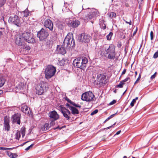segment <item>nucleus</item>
<instances>
[{
    "label": "nucleus",
    "mask_w": 158,
    "mask_h": 158,
    "mask_svg": "<svg viewBox=\"0 0 158 158\" xmlns=\"http://www.w3.org/2000/svg\"><path fill=\"white\" fill-rule=\"evenodd\" d=\"M115 115V114H113L111 115L109 117L110 119L111 118H113Z\"/></svg>",
    "instance_id": "obj_51"
},
{
    "label": "nucleus",
    "mask_w": 158,
    "mask_h": 158,
    "mask_svg": "<svg viewBox=\"0 0 158 158\" xmlns=\"http://www.w3.org/2000/svg\"><path fill=\"white\" fill-rule=\"evenodd\" d=\"M67 104H69L70 106H73L77 107L80 108L81 107V105H80L79 104H76L75 103L72 102L71 100H70L69 102L66 103V106L67 107Z\"/></svg>",
    "instance_id": "obj_23"
},
{
    "label": "nucleus",
    "mask_w": 158,
    "mask_h": 158,
    "mask_svg": "<svg viewBox=\"0 0 158 158\" xmlns=\"http://www.w3.org/2000/svg\"><path fill=\"white\" fill-rule=\"evenodd\" d=\"M115 115V114H113L111 115L109 117L110 119L111 118H113Z\"/></svg>",
    "instance_id": "obj_54"
},
{
    "label": "nucleus",
    "mask_w": 158,
    "mask_h": 158,
    "mask_svg": "<svg viewBox=\"0 0 158 158\" xmlns=\"http://www.w3.org/2000/svg\"><path fill=\"white\" fill-rule=\"evenodd\" d=\"M113 126H111L109 127H107V128H106V129H110V128H111V127H112Z\"/></svg>",
    "instance_id": "obj_60"
},
{
    "label": "nucleus",
    "mask_w": 158,
    "mask_h": 158,
    "mask_svg": "<svg viewBox=\"0 0 158 158\" xmlns=\"http://www.w3.org/2000/svg\"><path fill=\"white\" fill-rule=\"evenodd\" d=\"M94 95L90 91L86 92L83 93L81 95V99L83 101L90 102L94 100Z\"/></svg>",
    "instance_id": "obj_5"
},
{
    "label": "nucleus",
    "mask_w": 158,
    "mask_h": 158,
    "mask_svg": "<svg viewBox=\"0 0 158 158\" xmlns=\"http://www.w3.org/2000/svg\"><path fill=\"white\" fill-rule=\"evenodd\" d=\"M9 118L6 116L4 118V127L5 131H9L10 129Z\"/></svg>",
    "instance_id": "obj_15"
},
{
    "label": "nucleus",
    "mask_w": 158,
    "mask_h": 158,
    "mask_svg": "<svg viewBox=\"0 0 158 158\" xmlns=\"http://www.w3.org/2000/svg\"><path fill=\"white\" fill-rule=\"evenodd\" d=\"M154 37V33L152 31H151L150 32V38L151 40H152L153 39Z\"/></svg>",
    "instance_id": "obj_38"
},
{
    "label": "nucleus",
    "mask_w": 158,
    "mask_h": 158,
    "mask_svg": "<svg viewBox=\"0 0 158 158\" xmlns=\"http://www.w3.org/2000/svg\"><path fill=\"white\" fill-rule=\"evenodd\" d=\"M8 149V148L4 147H0V150H6Z\"/></svg>",
    "instance_id": "obj_45"
},
{
    "label": "nucleus",
    "mask_w": 158,
    "mask_h": 158,
    "mask_svg": "<svg viewBox=\"0 0 158 158\" xmlns=\"http://www.w3.org/2000/svg\"><path fill=\"white\" fill-rule=\"evenodd\" d=\"M22 35L24 40V41H26L30 43H34L35 42V39L33 38L29 32H24L22 34Z\"/></svg>",
    "instance_id": "obj_6"
},
{
    "label": "nucleus",
    "mask_w": 158,
    "mask_h": 158,
    "mask_svg": "<svg viewBox=\"0 0 158 158\" xmlns=\"http://www.w3.org/2000/svg\"><path fill=\"white\" fill-rule=\"evenodd\" d=\"M64 98L66 100L68 101V102H69L70 101V100L67 97H65Z\"/></svg>",
    "instance_id": "obj_46"
},
{
    "label": "nucleus",
    "mask_w": 158,
    "mask_h": 158,
    "mask_svg": "<svg viewBox=\"0 0 158 158\" xmlns=\"http://www.w3.org/2000/svg\"><path fill=\"white\" fill-rule=\"evenodd\" d=\"M3 92L2 91H0V94H1Z\"/></svg>",
    "instance_id": "obj_62"
},
{
    "label": "nucleus",
    "mask_w": 158,
    "mask_h": 158,
    "mask_svg": "<svg viewBox=\"0 0 158 158\" xmlns=\"http://www.w3.org/2000/svg\"><path fill=\"white\" fill-rule=\"evenodd\" d=\"M115 115V114H113L111 115L109 117L110 119L111 118H113Z\"/></svg>",
    "instance_id": "obj_52"
},
{
    "label": "nucleus",
    "mask_w": 158,
    "mask_h": 158,
    "mask_svg": "<svg viewBox=\"0 0 158 158\" xmlns=\"http://www.w3.org/2000/svg\"><path fill=\"white\" fill-rule=\"evenodd\" d=\"M91 38V37L89 35L85 33H82L79 37V39L80 41L85 43L89 42Z\"/></svg>",
    "instance_id": "obj_9"
},
{
    "label": "nucleus",
    "mask_w": 158,
    "mask_h": 158,
    "mask_svg": "<svg viewBox=\"0 0 158 158\" xmlns=\"http://www.w3.org/2000/svg\"><path fill=\"white\" fill-rule=\"evenodd\" d=\"M141 74L140 73V74H139V76L138 77L137 79V80H136V81L134 83V85L136 84V83H138V81L140 80V78H141Z\"/></svg>",
    "instance_id": "obj_37"
},
{
    "label": "nucleus",
    "mask_w": 158,
    "mask_h": 158,
    "mask_svg": "<svg viewBox=\"0 0 158 158\" xmlns=\"http://www.w3.org/2000/svg\"><path fill=\"white\" fill-rule=\"evenodd\" d=\"M137 31V28H136V30L134 31V32L133 33V36H134L135 35V34L136 33Z\"/></svg>",
    "instance_id": "obj_50"
},
{
    "label": "nucleus",
    "mask_w": 158,
    "mask_h": 158,
    "mask_svg": "<svg viewBox=\"0 0 158 158\" xmlns=\"http://www.w3.org/2000/svg\"><path fill=\"white\" fill-rule=\"evenodd\" d=\"M67 108H69L71 110V114L75 115L78 114L79 113L78 110L75 106H70V105L67 104Z\"/></svg>",
    "instance_id": "obj_18"
},
{
    "label": "nucleus",
    "mask_w": 158,
    "mask_h": 158,
    "mask_svg": "<svg viewBox=\"0 0 158 158\" xmlns=\"http://www.w3.org/2000/svg\"><path fill=\"white\" fill-rule=\"evenodd\" d=\"M129 81V82H128V83H129L130 81V78H129V77H127L126 79H124L122 81H121L123 83H125V82H127V81Z\"/></svg>",
    "instance_id": "obj_36"
},
{
    "label": "nucleus",
    "mask_w": 158,
    "mask_h": 158,
    "mask_svg": "<svg viewBox=\"0 0 158 158\" xmlns=\"http://www.w3.org/2000/svg\"><path fill=\"white\" fill-rule=\"evenodd\" d=\"M57 52L60 54L64 55L66 53V50L61 45L57 46Z\"/></svg>",
    "instance_id": "obj_19"
},
{
    "label": "nucleus",
    "mask_w": 158,
    "mask_h": 158,
    "mask_svg": "<svg viewBox=\"0 0 158 158\" xmlns=\"http://www.w3.org/2000/svg\"><path fill=\"white\" fill-rule=\"evenodd\" d=\"M8 21L9 23L15 24L18 26H19L21 23L19 18L16 15L11 16L9 17Z\"/></svg>",
    "instance_id": "obj_7"
},
{
    "label": "nucleus",
    "mask_w": 158,
    "mask_h": 158,
    "mask_svg": "<svg viewBox=\"0 0 158 158\" xmlns=\"http://www.w3.org/2000/svg\"><path fill=\"white\" fill-rule=\"evenodd\" d=\"M65 64V61L64 59H62L59 62V64L60 66H63Z\"/></svg>",
    "instance_id": "obj_32"
},
{
    "label": "nucleus",
    "mask_w": 158,
    "mask_h": 158,
    "mask_svg": "<svg viewBox=\"0 0 158 158\" xmlns=\"http://www.w3.org/2000/svg\"><path fill=\"white\" fill-rule=\"evenodd\" d=\"M49 125L48 123H45L41 127V129L43 131H46L49 129Z\"/></svg>",
    "instance_id": "obj_25"
},
{
    "label": "nucleus",
    "mask_w": 158,
    "mask_h": 158,
    "mask_svg": "<svg viewBox=\"0 0 158 158\" xmlns=\"http://www.w3.org/2000/svg\"><path fill=\"white\" fill-rule=\"evenodd\" d=\"M23 47V49L25 50H29L30 49V48L29 46H25L24 45L22 46Z\"/></svg>",
    "instance_id": "obj_33"
},
{
    "label": "nucleus",
    "mask_w": 158,
    "mask_h": 158,
    "mask_svg": "<svg viewBox=\"0 0 158 158\" xmlns=\"http://www.w3.org/2000/svg\"><path fill=\"white\" fill-rule=\"evenodd\" d=\"M120 132H121V131H119L116 132L115 135H118L120 133Z\"/></svg>",
    "instance_id": "obj_56"
},
{
    "label": "nucleus",
    "mask_w": 158,
    "mask_h": 158,
    "mask_svg": "<svg viewBox=\"0 0 158 158\" xmlns=\"http://www.w3.org/2000/svg\"><path fill=\"white\" fill-rule=\"evenodd\" d=\"M125 84V83H123L121 81L120 82V83L116 85L117 88H122L123 87V85Z\"/></svg>",
    "instance_id": "obj_30"
},
{
    "label": "nucleus",
    "mask_w": 158,
    "mask_h": 158,
    "mask_svg": "<svg viewBox=\"0 0 158 158\" xmlns=\"http://www.w3.org/2000/svg\"><path fill=\"white\" fill-rule=\"evenodd\" d=\"M21 110L25 114L28 113V108L27 106L24 105L22 106L21 108Z\"/></svg>",
    "instance_id": "obj_24"
},
{
    "label": "nucleus",
    "mask_w": 158,
    "mask_h": 158,
    "mask_svg": "<svg viewBox=\"0 0 158 158\" xmlns=\"http://www.w3.org/2000/svg\"><path fill=\"white\" fill-rule=\"evenodd\" d=\"M30 14L29 11L27 9H26L24 11L21 12L22 15L23 17H27Z\"/></svg>",
    "instance_id": "obj_26"
},
{
    "label": "nucleus",
    "mask_w": 158,
    "mask_h": 158,
    "mask_svg": "<svg viewBox=\"0 0 158 158\" xmlns=\"http://www.w3.org/2000/svg\"><path fill=\"white\" fill-rule=\"evenodd\" d=\"M34 145V144H31L30 146H29L28 147H27V148L25 149V150L26 151H27L29 150Z\"/></svg>",
    "instance_id": "obj_42"
},
{
    "label": "nucleus",
    "mask_w": 158,
    "mask_h": 158,
    "mask_svg": "<svg viewBox=\"0 0 158 158\" xmlns=\"http://www.w3.org/2000/svg\"><path fill=\"white\" fill-rule=\"evenodd\" d=\"M115 48V47L113 45H109L108 44H104L100 47L98 53L101 57H106L107 55L108 54V58L114 59L116 55Z\"/></svg>",
    "instance_id": "obj_1"
},
{
    "label": "nucleus",
    "mask_w": 158,
    "mask_h": 158,
    "mask_svg": "<svg viewBox=\"0 0 158 158\" xmlns=\"http://www.w3.org/2000/svg\"><path fill=\"white\" fill-rule=\"evenodd\" d=\"M73 40V38H69V37L67 36L64 40V44H66L67 45H68L70 44H71Z\"/></svg>",
    "instance_id": "obj_21"
},
{
    "label": "nucleus",
    "mask_w": 158,
    "mask_h": 158,
    "mask_svg": "<svg viewBox=\"0 0 158 158\" xmlns=\"http://www.w3.org/2000/svg\"><path fill=\"white\" fill-rule=\"evenodd\" d=\"M44 26L50 31H52L53 28V24L52 22L50 19L45 20L44 23Z\"/></svg>",
    "instance_id": "obj_11"
},
{
    "label": "nucleus",
    "mask_w": 158,
    "mask_h": 158,
    "mask_svg": "<svg viewBox=\"0 0 158 158\" xmlns=\"http://www.w3.org/2000/svg\"><path fill=\"white\" fill-rule=\"evenodd\" d=\"M137 74V72L136 71H135V77L136 76V75Z\"/></svg>",
    "instance_id": "obj_58"
},
{
    "label": "nucleus",
    "mask_w": 158,
    "mask_h": 158,
    "mask_svg": "<svg viewBox=\"0 0 158 158\" xmlns=\"http://www.w3.org/2000/svg\"><path fill=\"white\" fill-rule=\"evenodd\" d=\"M24 40L22 37V35H17L15 36V43L19 46L24 45Z\"/></svg>",
    "instance_id": "obj_12"
},
{
    "label": "nucleus",
    "mask_w": 158,
    "mask_h": 158,
    "mask_svg": "<svg viewBox=\"0 0 158 158\" xmlns=\"http://www.w3.org/2000/svg\"><path fill=\"white\" fill-rule=\"evenodd\" d=\"M123 158H127L126 156H124Z\"/></svg>",
    "instance_id": "obj_64"
},
{
    "label": "nucleus",
    "mask_w": 158,
    "mask_h": 158,
    "mask_svg": "<svg viewBox=\"0 0 158 158\" xmlns=\"http://www.w3.org/2000/svg\"><path fill=\"white\" fill-rule=\"evenodd\" d=\"M25 127H22L21 128L20 131H17L15 134V138L17 139H19L21 136V134H22L23 138L25 135Z\"/></svg>",
    "instance_id": "obj_13"
},
{
    "label": "nucleus",
    "mask_w": 158,
    "mask_h": 158,
    "mask_svg": "<svg viewBox=\"0 0 158 158\" xmlns=\"http://www.w3.org/2000/svg\"><path fill=\"white\" fill-rule=\"evenodd\" d=\"M138 97H136L135 98V99H133L132 101L131 102L130 104V105L131 107L133 106L134 105V104L136 102V101L138 100Z\"/></svg>",
    "instance_id": "obj_29"
},
{
    "label": "nucleus",
    "mask_w": 158,
    "mask_h": 158,
    "mask_svg": "<svg viewBox=\"0 0 158 158\" xmlns=\"http://www.w3.org/2000/svg\"><path fill=\"white\" fill-rule=\"evenodd\" d=\"M88 62V59L85 57L78 58L74 60L73 65L75 67L83 69L86 67Z\"/></svg>",
    "instance_id": "obj_2"
},
{
    "label": "nucleus",
    "mask_w": 158,
    "mask_h": 158,
    "mask_svg": "<svg viewBox=\"0 0 158 158\" xmlns=\"http://www.w3.org/2000/svg\"><path fill=\"white\" fill-rule=\"evenodd\" d=\"M18 88H19V89H20V90H23V87H21V88H20V87H18Z\"/></svg>",
    "instance_id": "obj_59"
},
{
    "label": "nucleus",
    "mask_w": 158,
    "mask_h": 158,
    "mask_svg": "<svg viewBox=\"0 0 158 158\" xmlns=\"http://www.w3.org/2000/svg\"><path fill=\"white\" fill-rule=\"evenodd\" d=\"M37 35L40 40H43L46 39L48 36L49 34L46 30L42 28L40 31L38 32Z\"/></svg>",
    "instance_id": "obj_8"
},
{
    "label": "nucleus",
    "mask_w": 158,
    "mask_h": 158,
    "mask_svg": "<svg viewBox=\"0 0 158 158\" xmlns=\"http://www.w3.org/2000/svg\"><path fill=\"white\" fill-rule=\"evenodd\" d=\"M156 77V76L155 75L153 74L151 77V78L152 80L153 79H154Z\"/></svg>",
    "instance_id": "obj_49"
},
{
    "label": "nucleus",
    "mask_w": 158,
    "mask_h": 158,
    "mask_svg": "<svg viewBox=\"0 0 158 158\" xmlns=\"http://www.w3.org/2000/svg\"><path fill=\"white\" fill-rule=\"evenodd\" d=\"M21 117V114L18 113L13 115L11 117L13 123H15L19 125H20Z\"/></svg>",
    "instance_id": "obj_10"
},
{
    "label": "nucleus",
    "mask_w": 158,
    "mask_h": 158,
    "mask_svg": "<svg viewBox=\"0 0 158 158\" xmlns=\"http://www.w3.org/2000/svg\"><path fill=\"white\" fill-rule=\"evenodd\" d=\"M106 76L103 74H98L97 76V80L100 84H105L106 83Z\"/></svg>",
    "instance_id": "obj_14"
},
{
    "label": "nucleus",
    "mask_w": 158,
    "mask_h": 158,
    "mask_svg": "<svg viewBox=\"0 0 158 158\" xmlns=\"http://www.w3.org/2000/svg\"><path fill=\"white\" fill-rule=\"evenodd\" d=\"M9 156L12 158H15L17 156V155L15 154H13L12 153H10V155H9Z\"/></svg>",
    "instance_id": "obj_35"
},
{
    "label": "nucleus",
    "mask_w": 158,
    "mask_h": 158,
    "mask_svg": "<svg viewBox=\"0 0 158 158\" xmlns=\"http://www.w3.org/2000/svg\"><path fill=\"white\" fill-rule=\"evenodd\" d=\"M110 18L111 19L115 18L116 17V14L115 13L112 12L108 14Z\"/></svg>",
    "instance_id": "obj_28"
},
{
    "label": "nucleus",
    "mask_w": 158,
    "mask_h": 158,
    "mask_svg": "<svg viewBox=\"0 0 158 158\" xmlns=\"http://www.w3.org/2000/svg\"><path fill=\"white\" fill-rule=\"evenodd\" d=\"M48 88V83L44 81H41L36 87V93L38 95H42Z\"/></svg>",
    "instance_id": "obj_3"
},
{
    "label": "nucleus",
    "mask_w": 158,
    "mask_h": 158,
    "mask_svg": "<svg viewBox=\"0 0 158 158\" xmlns=\"http://www.w3.org/2000/svg\"><path fill=\"white\" fill-rule=\"evenodd\" d=\"M2 19V20H3V21L4 22V19L3 17H2V19Z\"/></svg>",
    "instance_id": "obj_63"
},
{
    "label": "nucleus",
    "mask_w": 158,
    "mask_h": 158,
    "mask_svg": "<svg viewBox=\"0 0 158 158\" xmlns=\"http://www.w3.org/2000/svg\"><path fill=\"white\" fill-rule=\"evenodd\" d=\"M113 35V33L112 32H110L109 34L107 35L106 38L107 40H110L111 39V37Z\"/></svg>",
    "instance_id": "obj_31"
},
{
    "label": "nucleus",
    "mask_w": 158,
    "mask_h": 158,
    "mask_svg": "<svg viewBox=\"0 0 158 158\" xmlns=\"http://www.w3.org/2000/svg\"><path fill=\"white\" fill-rule=\"evenodd\" d=\"M126 69H124L122 73V75H123L125 74L126 72Z\"/></svg>",
    "instance_id": "obj_47"
},
{
    "label": "nucleus",
    "mask_w": 158,
    "mask_h": 158,
    "mask_svg": "<svg viewBox=\"0 0 158 158\" xmlns=\"http://www.w3.org/2000/svg\"><path fill=\"white\" fill-rule=\"evenodd\" d=\"M6 0H0V7L2 6L5 3Z\"/></svg>",
    "instance_id": "obj_34"
},
{
    "label": "nucleus",
    "mask_w": 158,
    "mask_h": 158,
    "mask_svg": "<svg viewBox=\"0 0 158 158\" xmlns=\"http://www.w3.org/2000/svg\"><path fill=\"white\" fill-rule=\"evenodd\" d=\"M116 102V101L115 100H113L112 102H110L109 105H112L115 103Z\"/></svg>",
    "instance_id": "obj_40"
},
{
    "label": "nucleus",
    "mask_w": 158,
    "mask_h": 158,
    "mask_svg": "<svg viewBox=\"0 0 158 158\" xmlns=\"http://www.w3.org/2000/svg\"><path fill=\"white\" fill-rule=\"evenodd\" d=\"M2 35V31H0V36Z\"/></svg>",
    "instance_id": "obj_61"
},
{
    "label": "nucleus",
    "mask_w": 158,
    "mask_h": 158,
    "mask_svg": "<svg viewBox=\"0 0 158 158\" xmlns=\"http://www.w3.org/2000/svg\"><path fill=\"white\" fill-rule=\"evenodd\" d=\"M100 27L102 28L103 29H105L106 28V26L105 24H103L102 25V26H101V24H100Z\"/></svg>",
    "instance_id": "obj_43"
},
{
    "label": "nucleus",
    "mask_w": 158,
    "mask_h": 158,
    "mask_svg": "<svg viewBox=\"0 0 158 158\" xmlns=\"http://www.w3.org/2000/svg\"><path fill=\"white\" fill-rule=\"evenodd\" d=\"M56 71L55 67L51 65H48L45 71V78L47 79L50 78L54 75Z\"/></svg>",
    "instance_id": "obj_4"
},
{
    "label": "nucleus",
    "mask_w": 158,
    "mask_h": 158,
    "mask_svg": "<svg viewBox=\"0 0 158 158\" xmlns=\"http://www.w3.org/2000/svg\"><path fill=\"white\" fill-rule=\"evenodd\" d=\"M115 115V114H113L111 115L109 117L110 119L111 118H113Z\"/></svg>",
    "instance_id": "obj_53"
},
{
    "label": "nucleus",
    "mask_w": 158,
    "mask_h": 158,
    "mask_svg": "<svg viewBox=\"0 0 158 158\" xmlns=\"http://www.w3.org/2000/svg\"><path fill=\"white\" fill-rule=\"evenodd\" d=\"M49 116L53 120L55 121L57 120L59 118V116L57 112L55 110L49 112Z\"/></svg>",
    "instance_id": "obj_17"
},
{
    "label": "nucleus",
    "mask_w": 158,
    "mask_h": 158,
    "mask_svg": "<svg viewBox=\"0 0 158 158\" xmlns=\"http://www.w3.org/2000/svg\"><path fill=\"white\" fill-rule=\"evenodd\" d=\"M61 112L63 116L67 119L70 118V116L71 114V112L66 108H64L61 109Z\"/></svg>",
    "instance_id": "obj_16"
},
{
    "label": "nucleus",
    "mask_w": 158,
    "mask_h": 158,
    "mask_svg": "<svg viewBox=\"0 0 158 158\" xmlns=\"http://www.w3.org/2000/svg\"><path fill=\"white\" fill-rule=\"evenodd\" d=\"M80 24V22L77 20H73L71 22L70 24V26L73 28H76L79 26Z\"/></svg>",
    "instance_id": "obj_20"
},
{
    "label": "nucleus",
    "mask_w": 158,
    "mask_h": 158,
    "mask_svg": "<svg viewBox=\"0 0 158 158\" xmlns=\"http://www.w3.org/2000/svg\"><path fill=\"white\" fill-rule=\"evenodd\" d=\"M98 112V110H95L93 111L91 113V115H93L94 114L97 113Z\"/></svg>",
    "instance_id": "obj_39"
},
{
    "label": "nucleus",
    "mask_w": 158,
    "mask_h": 158,
    "mask_svg": "<svg viewBox=\"0 0 158 158\" xmlns=\"http://www.w3.org/2000/svg\"><path fill=\"white\" fill-rule=\"evenodd\" d=\"M143 1V0H138V2L139 4H141V2Z\"/></svg>",
    "instance_id": "obj_55"
},
{
    "label": "nucleus",
    "mask_w": 158,
    "mask_h": 158,
    "mask_svg": "<svg viewBox=\"0 0 158 158\" xmlns=\"http://www.w3.org/2000/svg\"><path fill=\"white\" fill-rule=\"evenodd\" d=\"M122 46V44L121 42H118V43L117 46L118 47L120 48Z\"/></svg>",
    "instance_id": "obj_44"
},
{
    "label": "nucleus",
    "mask_w": 158,
    "mask_h": 158,
    "mask_svg": "<svg viewBox=\"0 0 158 158\" xmlns=\"http://www.w3.org/2000/svg\"><path fill=\"white\" fill-rule=\"evenodd\" d=\"M110 119V118L109 117H108L105 120V121H104V123H105L106 122V121H108V120H109Z\"/></svg>",
    "instance_id": "obj_57"
},
{
    "label": "nucleus",
    "mask_w": 158,
    "mask_h": 158,
    "mask_svg": "<svg viewBox=\"0 0 158 158\" xmlns=\"http://www.w3.org/2000/svg\"><path fill=\"white\" fill-rule=\"evenodd\" d=\"M158 57V51L156 52L154 54L153 57L155 58H156Z\"/></svg>",
    "instance_id": "obj_41"
},
{
    "label": "nucleus",
    "mask_w": 158,
    "mask_h": 158,
    "mask_svg": "<svg viewBox=\"0 0 158 158\" xmlns=\"http://www.w3.org/2000/svg\"><path fill=\"white\" fill-rule=\"evenodd\" d=\"M6 80L4 77H0V87L2 86L5 82Z\"/></svg>",
    "instance_id": "obj_27"
},
{
    "label": "nucleus",
    "mask_w": 158,
    "mask_h": 158,
    "mask_svg": "<svg viewBox=\"0 0 158 158\" xmlns=\"http://www.w3.org/2000/svg\"><path fill=\"white\" fill-rule=\"evenodd\" d=\"M98 12L96 10H95L94 11L92 14L91 15H89L88 16H86L85 17V19H91L94 17L95 16H96L97 15H98Z\"/></svg>",
    "instance_id": "obj_22"
},
{
    "label": "nucleus",
    "mask_w": 158,
    "mask_h": 158,
    "mask_svg": "<svg viewBox=\"0 0 158 158\" xmlns=\"http://www.w3.org/2000/svg\"><path fill=\"white\" fill-rule=\"evenodd\" d=\"M125 22L127 23H128L130 25H131V20H130V21L129 22L125 21Z\"/></svg>",
    "instance_id": "obj_48"
}]
</instances>
